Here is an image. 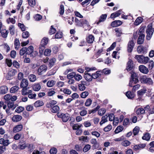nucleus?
I'll list each match as a JSON object with an SVG mask.
<instances>
[{
	"label": "nucleus",
	"mask_w": 154,
	"mask_h": 154,
	"mask_svg": "<svg viewBox=\"0 0 154 154\" xmlns=\"http://www.w3.org/2000/svg\"><path fill=\"white\" fill-rule=\"evenodd\" d=\"M131 74V79H130L129 83V86L132 87L133 86V83L134 84H136L138 82L139 80L137 74L135 73L133 71L130 72Z\"/></svg>",
	"instance_id": "nucleus-1"
},
{
	"label": "nucleus",
	"mask_w": 154,
	"mask_h": 154,
	"mask_svg": "<svg viewBox=\"0 0 154 154\" xmlns=\"http://www.w3.org/2000/svg\"><path fill=\"white\" fill-rule=\"evenodd\" d=\"M152 23H151L147 26L146 32L147 33L146 38L148 40H150L154 31V29L152 27Z\"/></svg>",
	"instance_id": "nucleus-2"
},
{
	"label": "nucleus",
	"mask_w": 154,
	"mask_h": 154,
	"mask_svg": "<svg viewBox=\"0 0 154 154\" xmlns=\"http://www.w3.org/2000/svg\"><path fill=\"white\" fill-rule=\"evenodd\" d=\"M75 21L76 26H78L82 27L88 25V22L84 19L79 20L77 18H75Z\"/></svg>",
	"instance_id": "nucleus-3"
},
{
	"label": "nucleus",
	"mask_w": 154,
	"mask_h": 154,
	"mask_svg": "<svg viewBox=\"0 0 154 154\" xmlns=\"http://www.w3.org/2000/svg\"><path fill=\"white\" fill-rule=\"evenodd\" d=\"M140 81L141 83H146L149 85L152 84V81L150 78H148L146 75H144L141 77Z\"/></svg>",
	"instance_id": "nucleus-4"
},
{
	"label": "nucleus",
	"mask_w": 154,
	"mask_h": 154,
	"mask_svg": "<svg viewBox=\"0 0 154 154\" xmlns=\"http://www.w3.org/2000/svg\"><path fill=\"white\" fill-rule=\"evenodd\" d=\"M47 66L45 65H43L40 66L38 70V75H42L44 72L47 70Z\"/></svg>",
	"instance_id": "nucleus-5"
},
{
	"label": "nucleus",
	"mask_w": 154,
	"mask_h": 154,
	"mask_svg": "<svg viewBox=\"0 0 154 154\" xmlns=\"http://www.w3.org/2000/svg\"><path fill=\"white\" fill-rule=\"evenodd\" d=\"M58 117L61 118L63 122H66L68 120L70 117L68 114L61 113L58 115Z\"/></svg>",
	"instance_id": "nucleus-6"
},
{
	"label": "nucleus",
	"mask_w": 154,
	"mask_h": 154,
	"mask_svg": "<svg viewBox=\"0 0 154 154\" xmlns=\"http://www.w3.org/2000/svg\"><path fill=\"white\" fill-rule=\"evenodd\" d=\"M29 85L28 80L25 79H22L20 84V87L21 88L24 89L26 88Z\"/></svg>",
	"instance_id": "nucleus-7"
},
{
	"label": "nucleus",
	"mask_w": 154,
	"mask_h": 154,
	"mask_svg": "<svg viewBox=\"0 0 154 154\" xmlns=\"http://www.w3.org/2000/svg\"><path fill=\"white\" fill-rule=\"evenodd\" d=\"M133 67V63L132 60L131 59H129L127 63V66L126 69L127 71L132 70Z\"/></svg>",
	"instance_id": "nucleus-8"
},
{
	"label": "nucleus",
	"mask_w": 154,
	"mask_h": 154,
	"mask_svg": "<svg viewBox=\"0 0 154 154\" xmlns=\"http://www.w3.org/2000/svg\"><path fill=\"white\" fill-rule=\"evenodd\" d=\"M10 143L8 140H5L4 138L0 139V144L6 147Z\"/></svg>",
	"instance_id": "nucleus-9"
},
{
	"label": "nucleus",
	"mask_w": 154,
	"mask_h": 154,
	"mask_svg": "<svg viewBox=\"0 0 154 154\" xmlns=\"http://www.w3.org/2000/svg\"><path fill=\"white\" fill-rule=\"evenodd\" d=\"M134 44V42L131 40L129 42L128 44L127 50L128 52H131L133 50Z\"/></svg>",
	"instance_id": "nucleus-10"
},
{
	"label": "nucleus",
	"mask_w": 154,
	"mask_h": 154,
	"mask_svg": "<svg viewBox=\"0 0 154 154\" xmlns=\"http://www.w3.org/2000/svg\"><path fill=\"white\" fill-rule=\"evenodd\" d=\"M102 72L97 71L92 74V78L94 79H96L99 77L102 78Z\"/></svg>",
	"instance_id": "nucleus-11"
},
{
	"label": "nucleus",
	"mask_w": 154,
	"mask_h": 154,
	"mask_svg": "<svg viewBox=\"0 0 154 154\" xmlns=\"http://www.w3.org/2000/svg\"><path fill=\"white\" fill-rule=\"evenodd\" d=\"M138 53H146V49L145 47L142 45L139 46L137 49Z\"/></svg>",
	"instance_id": "nucleus-12"
},
{
	"label": "nucleus",
	"mask_w": 154,
	"mask_h": 154,
	"mask_svg": "<svg viewBox=\"0 0 154 154\" xmlns=\"http://www.w3.org/2000/svg\"><path fill=\"white\" fill-rule=\"evenodd\" d=\"M139 69L140 72L144 74H147L149 72L147 68L143 65H140L139 66Z\"/></svg>",
	"instance_id": "nucleus-13"
},
{
	"label": "nucleus",
	"mask_w": 154,
	"mask_h": 154,
	"mask_svg": "<svg viewBox=\"0 0 154 154\" xmlns=\"http://www.w3.org/2000/svg\"><path fill=\"white\" fill-rule=\"evenodd\" d=\"M84 77L85 79L88 81L91 82L92 80V75L88 73L87 72H85Z\"/></svg>",
	"instance_id": "nucleus-14"
},
{
	"label": "nucleus",
	"mask_w": 154,
	"mask_h": 154,
	"mask_svg": "<svg viewBox=\"0 0 154 154\" xmlns=\"http://www.w3.org/2000/svg\"><path fill=\"white\" fill-rule=\"evenodd\" d=\"M23 128V126L22 124L18 125L14 127L13 131L14 133L17 132L21 131Z\"/></svg>",
	"instance_id": "nucleus-15"
},
{
	"label": "nucleus",
	"mask_w": 154,
	"mask_h": 154,
	"mask_svg": "<svg viewBox=\"0 0 154 154\" xmlns=\"http://www.w3.org/2000/svg\"><path fill=\"white\" fill-rule=\"evenodd\" d=\"M8 91V88L5 86H3L0 87V94H5Z\"/></svg>",
	"instance_id": "nucleus-16"
},
{
	"label": "nucleus",
	"mask_w": 154,
	"mask_h": 154,
	"mask_svg": "<svg viewBox=\"0 0 154 154\" xmlns=\"http://www.w3.org/2000/svg\"><path fill=\"white\" fill-rule=\"evenodd\" d=\"M122 24V22L120 20H115L112 22L111 26L113 27H116L121 25Z\"/></svg>",
	"instance_id": "nucleus-17"
},
{
	"label": "nucleus",
	"mask_w": 154,
	"mask_h": 154,
	"mask_svg": "<svg viewBox=\"0 0 154 154\" xmlns=\"http://www.w3.org/2000/svg\"><path fill=\"white\" fill-rule=\"evenodd\" d=\"M32 93V91L31 90H28L27 88L23 89L21 91L22 94L23 95H28L30 93Z\"/></svg>",
	"instance_id": "nucleus-18"
},
{
	"label": "nucleus",
	"mask_w": 154,
	"mask_h": 154,
	"mask_svg": "<svg viewBox=\"0 0 154 154\" xmlns=\"http://www.w3.org/2000/svg\"><path fill=\"white\" fill-rule=\"evenodd\" d=\"M22 116L19 115H14L12 118V120L13 122H17L22 119Z\"/></svg>",
	"instance_id": "nucleus-19"
},
{
	"label": "nucleus",
	"mask_w": 154,
	"mask_h": 154,
	"mask_svg": "<svg viewBox=\"0 0 154 154\" xmlns=\"http://www.w3.org/2000/svg\"><path fill=\"white\" fill-rule=\"evenodd\" d=\"M107 16V15L106 14L102 15L100 17L99 21L97 22L96 21L95 23H96L98 25L100 22L104 21L106 19Z\"/></svg>",
	"instance_id": "nucleus-20"
},
{
	"label": "nucleus",
	"mask_w": 154,
	"mask_h": 154,
	"mask_svg": "<svg viewBox=\"0 0 154 154\" xmlns=\"http://www.w3.org/2000/svg\"><path fill=\"white\" fill-rule=\"evenodd\" d=\"M135 110H136L137 114L138 115L143 114L145 113V109L142 108H140L138 109H137V108H136L135 109Z\"/></svg>",
	"instance_id": "nucleus-21"
},
{
	"label": "nucleus",
	"mask_w": 154,
	"mask_h": 154,
	"mask_svg": "<svg viewBox=\"0 0 154 154\" xmlns=\"http://www.w3.org/2000/svg\"><path fill=\"white\" fill-rule=\"evenodd\" d=\"M87 42L89 43H92L94 41V37L91 35H89L86 38Z\"/></svg>",
	"instance_id": "nucleus-22"
},
{
	"label": "nucleus",
	"mask_w": 154,
	"mask_h": 154,
	"mask_svg": "<svg viewBox=\"0 0 154 154\" xmlns=\"http://www.w3.org/2000/svg\"><path fill=\"white\" fill-rule=\"evenodd\" d=\"M14 45L15 49L18 50L20 46V43L18 39L16 38L15 39Z\"/></svg>",
	"instance_id": "nucleus-23"
},
{
	"label": "nucleus",
	"mask_w": 154,
	"mask_h": 154,
	"mask_svg": "<svg viewBox=\"0 0 154 154\" xmlns=\"http://www.w3.org/2000/svg\"><path fill=\"white\" fill-rule=\"evenodd\" d=\"M48 38L46 37H44L42 40L40 45L45 46L48 44Z\"/></svg>",
	"instance_id": "nucleus-24"
},
{
	"label": "nucleus",
	"mask_w": 154,
	"mask_h": 154,
	"mask_svg": "<svg viewBox=\"0 0 154 154\" xmlns=\"http://www.w3.org/2000/svg\"><path fill=\"white\" fill-rule=\"evenodd\" d=\"M126 95L128 98L130 99H132L134 97V94L130 91L127 92L126 93Z\"/></svg>",
	"instance_id": "nucleus-25"
},
{
	"label": "nucleus",
	"mask_w": 154,
	"mask_h": 154,
	"mask_svg": "<svg viewBox=\"0 0 154 154\" xmlns=\"http://www.w3.org/2000/svg\"><path fill=\"white\" fill-rule=\"evenodd\" d=\"M43 105L44 103L42 100H37L34 104V106L36 107L42 106Z\"/></svg>",
	"instance_id": "nucleus-26"
},
{
	"label": "nucleus",
	"mask_w": 154,
	"mask_h": 154,
	"mask_svg": "<svg viewBox=\"0 0 154 154\" xmlns=\"http://www.w3.org/2000/svg\"><path fill=\"white\" fill-rule=\"evenodd\" d=\"M8 106V108L12 109V110H14L16 107L15 105H14V102L9 101L7 102Z\"/></svg>",
	"instance_id": "nucleus-27"
},
{
	"label": "nucleus",
	"mask_w": 154,
	"mask_h": 154,
	"mask_svg": "<svg viewBox=\"0 0 154 154\" xmlns=\"http://www.w3.org/2000/svg\"><path fill=\"white\" fill-rule=\"evenodd\" d=\"M28 78L31 82H34L36 79V76L33 74H31L29 75Z\"/></svg>",
	"instance_id": "nucleus-28"
},
{
	"label": "nucleus",
	"mask_w": 154,
	"mask_h": 154,
	"mask_svg": "<svg viewBox=\"0 0 154 154\" xmlns=\"http://www.w3.org/2000/svg\"><path fill=\"white\" fill-rule=\"evenodd\" d=\"M143 20V18L141 17H138L134 22V24L136 26L138 25L142 22Z\"/></svg>",
	"instance_id": "nucleus-29"
},
{
	"label": "nucleus",
	"mask_w": 154,
	"mask_h": 154,
	"mask_svg": "<svg viewBox=\"0 0 154 154\" xmlns=\"http://www.w3.org/2000/svg\"><path fill=\"white\" fill-rule=\"evenodd\" d=\"M33 51V47L32 46H29L26 48V54H30Z\"/></svg>",
	"instance_id": "nucleus-30"
},
{
	"label": "nucleus",
	"mask_w": 154,
	"mask_h": 154,
	"mask_svg": "<svg viewBox=\"0 0 154 154\" xmlns=\"http://www.w3.org/2000/svg\"><path fill=\"white\" fill-rule=\"evenodd\" d=\"M150 137V134L147 133L144 134L143 136L142 137V139L143 140L148 141L149 140Z\"/></svg>",
	"instance_id": "nucleus-31"
},
{
	"label": "nucleus",
	"mask_w": 154,
	"mask_h": 154,
	"mask_svg": "<svg viewBox=\"0 0 154 154\" xmlns=\"http://www.w3.org/2000/svg\"><path fill=\"white\" fill-rule=\"evenodd\" d=\"M145 35H139L137 41V43L139 44H142L144 42Z\"/></svg>",
	"instance_id": "nucleus-32"
},
{
	"label": "nucleus",
	"mask_w": 154,
	"mask_h": 154,
	"mask_svg": "<svg viewBox=\"0 0 154 154\" xmlns=\"http://www.w3.org/2000/svg\"><path fill=\"white\" fill-rule=\"evenodd\" d=\"M115 31L116 33V35L117 37L120 36L122 34V30L120 28H116L115 29Z\"/></svg>",
	"instance_id": "nucleus-33"
},
{
	"label": "nucleus",
	"mask_w": 154,
	"mask_h": 154,
	"mask_svg": "<svg viewBox=\"0 0 154 154\" xmlns=\"http://www.w3.org/2000/svg\"><path fill=\"white\" fill-rule=\"evenodd\" d=\"M41 86L39 84H35L32 86V88L34 91H38L40 90Z\"/></svg>",
	"instance_id": "nucleus-34"
},
{
	"label": "nucleus",
	"mask_w": 154,
	"mask_h": 154,
	"mask_svg": "<svg viewBox=\"0 0 154 154\" xmlns=\"http://www.w3.org/2000/svg\"><path fill=\"white\" fill-rule=\"evenodd\" d=\"M82 110L80 112V114L81 116H84L87 114V111L85 107H83L81 108Z\"/></svg>",
	"instance_id": "nucleus-35"
},
{
	"label": "nucleus",
	"mask_w": 154,
	"mask_h": 154,
	"mask_svg": "<svg viewBox=\"0 0 154 154\" xmlns=\"http://www.w3.org/2000/svg\"><path fill=\"white\" fill-rule=\"evenodd\" d=\"M2 36L4 38H5L7 36L8 33V32L6 29H3L0 32Z\"/></svg>",
	"instance_id": "nucleus-36"
},
{
	"label": "nucleus",
	"mask_w": 154,
	"mask_h": 154,
	"mask_svg": "<svg viewBox=\"0 0 154 154\" xmlns=\"http://www.w3.org/2000/svg\"><path fill=\"white\" fill-rule=\"evenodd\" d=\"M108 116L107 115H106L104 116H103L102 118V120L100 122V124L101 125H102L104 123L107 122L108 121L107 120V117Z\"/></svg>",
	"instance_id": "nucleus-37"
},
{
	"label": "nucleus",
	"mask_w": 154,
	"mask_h": 154,
	"mask_svg": "<svg viewBox=\"0 0 154 154\" xmlns=\"http://www.w3.org/2000/svg\"><path fill=\"white\" fill-rule=\"evenodd\" d=\"M123 127L122 126H119L117 127L116 129L115 132L116 134H117L122 131L123 129Z\"/></svg>",
	"instance_id": "nucleus-38"
},
{
	"label": "nucleus",
	"mask_w": 154,
	"mask_h": 154,
	"mask_svg": "<svg viewBox=\"0 0 154 154\" xmlns=\"http://www.w3.org/2000/svg\"><path fill=\"white\" fill-rule=\"evenodd\" d=\"M19 89L18 86H15L12 87L10 90V92L11 93H14L17 91Z\"/></svg>",
	"instance_id": "nucleus-39"
},
{
	"label": "nucleus",
	"mask_w": 154,
	"mask_h": 154,
	"mask_svg": "<svg viewBox=\"0 0 154 154\" xmlns=\"http://www.w3.org/2000/svg\"><path fill=\"white\" fill-rule=\"evenodd\" d=\"M55 61L56 60L54 58H52L50 60L48 64L49 66L50 67H52L54 65Z\"/></svg>",
	"instance_id": "nucleus-40"
},
{
	"label": "nucleus",
	"mask_w": 154,
	"mask_h": 154,
	"mask_svg": "<svg viewBox=\"0 0 154 154\" xmlns=\"http://www.w3.org/2000/svg\"><path fill=\"white\" fill-rule=\"evenodd\" d=\"M10 33L12 35H13L14 34V26L13 25H11L9 28Z\"/></svg>",
	"instance_id": "nucleus-41"
},
{
	"label": "nucleus",
	"mask_w": 154,
	"mask_h": 154,
	"mask_svg": "<svg viewBox=\"0 0 154 154\" xmlns=\"http://www.w3.org/2000/svg\"><path fill=\"white\" fill-rule=\"evenodd\" d=\"M92 102V101L91 99L88 98L86 100L85 103V105L86 106H89L91 105Z\"/></svg>",
	"instance_id": "nucleus-42"
},
{
	"label": "nucleus",
	"mask_w": 154,
	"mask_h": 154,
	"mask_svg": "<svg viewBox=\"0 0 154 154\" xmlns=\"http://www.w3.org/2000/svg\"><path fill=\"white\" fill-rule=\"evenodd\" d=\"M140 129L139 127H136L133 130V132L134 135L135 136L138 134L139 131Z\"/></svg>",
	"instance_id": "nucleus-43"
},
{
	"label": "nucleus",
	"mask_w": 154,
	"mask_h": 154,
	"mask_svg": "<svg viewBox=\"0 0 154 154\" xmlns=\"http://www.w3.org/2000/svg\"><path fill=\"white\" fill-rule=\"evenodd\" d=\"M26 48L23 47L22 48L20 51V55L21 56L23 55L25 53L26 54Z\"/></svg>",
	"instance_id": "nucleus-44"
},
{
	"label": "nucleus",
	"mask_w": 154,
	"mask_h": 154,
	"mask_svg": "<svg viewBox=\"0 0 154 154\" xmlns=\"http://www.w3.org/2000/svg\"><path fill=\"white\" fill-rule=\"evenodd\" d=\"M64 12V8L63 5H61L60 7V11L59 13L60 15H63Z\"/></svg>",
	"instance_id": "nucleus-45"
},
{
	"label": "nucleus",
	"mask_w": 154,
	"mask_h": 154,
	"mask_svg": "<svg viewBox=\"0 0 154 154\" xmlns=\"http://www.w3.org/2000/svg\"><path fill=\"white\" fill-rule=\"evenodd\" d=\"M145 27L143 26H141L140 27L139 31V35H144V33L145 31Z\"/></svg>",
	"instance_id": "nucleus-46"
},
{
	"label": "nucleus",
	"mask_w": 154,
	"mask_h": 154,
	"mask_svg": "<svg viewBox=\"0 0 154 154\" xmlns=\"http://www.w3.org/2000/svg\"><path fill=\"white\" fill-rule=\"evenodd\" d=\"M60 91H63L65 94H70L71 93V91L68 89L62 88L60 89Z\"/></svg>",
	"instance_id": "nucleus-47"
},
{
	"label": "nucleus",
	"mask_w": 154,
	"mask_h": 154,
	"mask_svg": "<svg viewBox=\"0 0 154 154\" xmlns=\"http://www.w3.org/2000/svg\"><path fill=\"white\" fill-rule=\"evenodd\" d=\"M89 93L88 92L85 91L82 92L80 94V96L82 98H85L88 95Z\"/></svg>",
	"instance_id": "nucleus-48"
},
{
	"label": "nucleus",
	"mask_w": 154,
	"mask_h": 154,
	"mask_svg": "<svg viewBox=\"0 0 154 154\" xmlns=\"http://www.w3.org/2000/svg\"><path fill=\"white\" fill-rule=\"evenodd\" d=\"M143 56L140 55H136L135 56V58L140 63H142V58Z\"/></svg>",
	"instance_id": "nucleus-49"
},
{
	"label": "nucleus",
	"mask_w": 154,
	"mask_h": 154,
	"mask_svg": "<svg viewBox=\"0 0 154 154\" xmlns=\"http://www.w3.org/2000/svg\"><path fill=\"white\" fill-rule=\"evenodd\" d=\"M18 26L22 31H24L26 29V27L23 24L19 23Z\"/></svg>",
	"instance_id": "nucleus-50"
},
{
	"label": "nucleus",
	"mask_w": 154,
	"mask_h": 154,
	"mask_svg": "<svg viewBox=\"0 0 154 154\" xmlns=\"http://www.w3.org/2000/svg\"><path fill=\"white\" fill-rule=\"evenodd\" d=\"M148 68L149 69H151L154 66V62L152 60H150L148 63Z\"/></svg>",
	"instance_id": "nucleus-51"
},
{
	"label": "nucleus",
	"mask_w": 154,
	"mask_h": 154,
	"mask_svg": "<svg viewBox=\"0 0 154 154\" xmlns=\"http://www.w3.org/2000/svg\"><path fill=\"white\" fill-rule=\"evenodd\" d=\"M24 109V108L22 106H19L17 107L15 111L18 113H20L23 111Z\"/></svg>",
	"instance_id": "nucleus-52"
},
{
	"label": "nucleus",
	"mask_w": 154,
	"mask_h": 154,
	"mask_svg": "<svg viewBox=\"0 0 154 154\" xmlns=\"http://www.w3.org/2000/svg\"><path fill=\"white\" fill-rule=\"evenodd\" d=\"M74 78L76 81H79L82 79V77L81 75L75 73Z\"/></svg>",
	"instance_id": "nucleus-53"
},
{
	"label": "nucleus",
	"mask_w": 154,
	"mask_h": 154,
	"mask_svg": "<svg viewBox=\"0 0 154 154\" xmlns=\"http://www.w3.org/2000/svg\"><path fill=\"white\" fill-rule=\"evenodd\" d=\"M91 148V146L90 145L88 144L85 145L83 149V151L85 152H87Z\"/></svg>",
	"instance_id": "nucleus-54"
},
{
	"label": "nucleus",
	"mask_w": 154,
	"mask_h": 154,
	"mask_svg": "<svg viewBox=\"0 0 154 154\" xmlns=\"http://www.w3.org/2000/svg\"><path fill=\"white\" fill-rule=\"evenodd\" d=\"M146 90L145 89H141L137 91V94L139 95H142L146 93Z\"/></svg>",
	"instance_id": "nucleus-55"
},
{
	"label": "nucleus",
	"mask_w": 154,
	"mask_h": 154,
	"mask_svg": "<svg viewBox=\"0 0 154 154\" xmlns=\"http://www.w3.org/2000/svg\"><path fill=\"white\" fill-rule=\"evenodd\" d=\"M51 110L53 113H57L58 111V106L56 105L52 107Z\"/></svg>",
	"instance_id": "nucleus-56"
},
{
	"label": "nucleus",
	"mask_w": 154,
	"mask_h": 154,
	"mask_svg": "<svg viewBox=\"0 0 154 154\" xmlns=\"http://www.w3.org/2000/svg\"><path fill=\"white\" fill-rule=\"evenodd\" d=\"M56 29L53 28V26H51L50 28L49 32L50 34L52 35L54 33L56 32Z\"/></svg>",
	"instance_id": "nucleus-57"
},
{
	"label": "nucleus",
	"mask_w": 154,
	"mask_h": 154,
	"mask_svg": "<svg viewBox=\"0 0 154 154\" xmlns=\"http://www.w3.org/2000/svg\"><path fill=\"white\" fill-rule=\"evenodd\" d=\"M130 144V142L128 140H125L122 142L121 144L124 146H127L129 145Z\"/></svg>",
	"instance_id": "nucleus-58"
},
{
	"label": "nucleus",
	"mask_w": 154,
	"mask_h": 154,
	"mask_svg": "<svg viewBox=\"0 0 154 154\" xmlns=\"http://www.w3.org/2000/svg\"><path fill=\"white\" fill-rule=\"evenodd\" d=\"M49 152L51 154H56L57 152V149L56 148L53 147L50 149Z\"/></svg>",
	"instance_id": "nucleus-59"
},
{
	"label": "nucleus",
	"mask_w": 154,
	"mask_h": 154,
	"mask_svg": "<svg viewBox=\"0 0 154 154\" xmlns=\"http://www.w3.org/2000/svg\"><path fill=\"white\" fill-rule=\"evenodd\" d=\"M51 51L49 49H45L44 52V54L45 56H49L50 55Z\"/></svg>",
	"instance_id": "nucleus-60"
},
{
	"label": "nucleus",
	"mask_w": 154,
	"mask_h": 154,
	"mask_svg": "<svg viewBox=\"0 0 154 154\" xmlns=\"http://www.w3.org/2000/svg\"><path fill=\"white\" fill-rule=\"evenodd\" d=\"M6 150V147L2 145H0V154H2Z\"/></svg>",
	"instance_id": "nucleus-61"
},
{
	"label": "nucleus",
	"mask_w": 154,
	"mask_h": 154,
	"mask_svg": "<svg viewBox=\"0 0 154 154\" xmlns=\"http://www.w3.org/2000/svg\"><path fill=\"white\" fill-rule=\"evenodd\" d=\"M28 3L29 5L32 7H33L35 5V0H29Z\"/></svg>",
	"instance_id": "nucleus-62"
},
{
	"label": "nucleus",
	"mask_w": 154,
	"mask_h": 154,
	"mask_svg": "<svg viewBox=\"0 0 154 154\" xmlns=\"http://www.w3.org/2000/svg\"><path fill=\"white\" fill-rule=\"evenodd\" d=\"M82 126V125H79L78 124H74L72 127L73 130H77Z\"/></svg>",
	"instance_id": "nucleus-63"
},
{
	"label": "nucleus",
	"mask_w": 154,
	"mask_h": 154,
	"mask_svg": "<svg viewBox=\"0 0 154 154\" xmlns=\"http://www.w3.org/2000/svg\"><path fill=\"white\" fill-rule=\"evenodd\" d=\"M78 87L79 90L81 91H84L86 88V87L85 86V85L82 84H79L78 85Z\"/></svg>",
	"instance_id": "nucleus-64"
}]
</instances>
